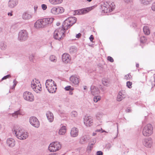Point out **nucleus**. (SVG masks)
I'll use <instances>...</instances> for the list:
<instances>
[{
  "label": "nucleus",
  "mask_w": 155,
  "mask_h": 155,
  "mask_svg": "<svg viewBox=\"0 0 155 155\" xmlns=\"http://www.w3.org/2000/svg\"><path fill=\"white\" fill-rule=\"evenodd\" d=\"M123 99V97L120 94H118L117 97V100L118 101H121Z\"/></svg>",
  "instance_id": "obj_41"
},
{
  "label": "nucleus",
  "mask_w": 155,
  "mask_h": 155,
  "mask_svg": "<svg viewBox=\"0 0 155 155\" xmlns=\"http://www.w3.org/2000/svg\"><path fill=\"white\" fill-rule=\"evenodd\" d=\"M23 97L24 99L29 101H33L34 100V96L29 91H25L23 94Z\"/></svg>",
  "instance_id": "obj_8"
},
{
  "label": "nucleus",
  "mask_w": 155,
  "mask_h": 155,
  "mask_svg": "<svg viewBox=\"0 0 155 155\" xmlns=\"http://www.w3.org/2000/svg\"><path fill=\"white\" fill-rule=\"evenodd\" d=\"M65 90L66 91H70V90H71V91H73L74 90V88L72 87L71 86H66L65 88Z\"/></svg>",
  "instance_id": "obj_37"
},
{
  "label": "nucleus",
  "mask_w": 155,
  "mask_h": 155,
  "mask_svg": "<svg viewBox=\"0 0 155 155\" xmlns=\"http://www.w3.org/2000/svg\"><path fill=\"white\" fill-rule=\"evenodd\" d=\"M22 112L20 110H18L16 111H15L13 113L12 115L13 117H14L15 118H17L18 115H23Z\"/></svg>",
  "instance_id": "obj_24"
},
{
  "label": "nucleus",
  "mask_w": 155,
  "mask_h": 155,
  "mask_svg": "<svg viewBox=\"0 0 155 155\" xmlns=\"http://www.w3.org/2000/svg\"><path fill=\"white\" fill-rule=\"evenodd\" d=\"M107 60L111 62H113L114 61L113 58L110 56H108Z\"/></svg>",
  "instance_id": "obj_45"
},
{
  "label": "nucleus",
  "mask_w": 155,
  "mask_h": 155,
  "mask_svg": "<svg viewBox=\"0 0 155 155\" xmlns=\"http://www.w3.org/2000/svg\"><path fill=\"white\" fill-rule=\"evenodd\" d=\"M69 80L71 83L74 85L78 84L80 81L79 78L75 75L71 76Z\"/></svg>",
  "instance_id": "obj_12"
},
{
  "label": "nucleus",
  "mask_w": 155,
  "mask_h": 155,
  "mask_svg": "<svg viewBox=\"0 0 155 155\" xmlns=\"http://www.w3.org/2000/svg\"><path fill=\"white\" fill-rule=\"evenodd\" d=\"M56 153H54L50 154H49V155H56Z\"/></svg>",
  "instance_id": "obj_60"
},
{
  "label": "nucleus",
  "mask_w": 155,
  "mask_h": 155,
  "mask_svg": "<svg viewBox=\"0 0 155 155\" xmlns=\"http://www.w3.org/2000/svg\"><path fill=\"white\" fill-rule=\"evenodd\" d=\"M43 28L46 27L51 24L53 21L54 19L53 18H47L41 19Z\"/></svg>",
  "instance_id": "obj_10"
},
{
  "label": "nucleus",
  "mask_w": 155,
  "mask_h": 155,
  "mask_svg": "<svg viewBox=\"0 0 155 155\" xmlns=\"http://www.w3.org/2000/svg\"><path fill=\"white\" fill-rule=\"evenodd\" d=\"M81 35L80 33H79L76 35V37L77 38H79L81 37Z\"/></svg>",
  "instance_id": "obj_53"
},
{
  "label": "nucleus",
  "mask_w": 155,
  "mask_h": 155,
  "mask_svg": "<svg viewBox=\"0 0 155 155\" xmlns=\"http://www.w3.org/2000/svg\"><path fill=\"white\" fill-rule=\"evenodd\" d=\"M101 130H96V132H100V131Z\"/></svg>",
  "instance_id": "obj_63"
},
{
  "label": "nucleus",
  "mask_w": 155,
  "mask_h": 155,
  "mask_svg": "<svg viewBox=\"0 0 155 155\" xmlns=\"http://www.w3.org/2000/svg\"><path fill=\"white\" fill-rule=\"evenodd\" d=\"M94 39L93 36L92 35H91L89 38V39L91 42H93V41Z\"/></svg>",
  "instance_id": "obj_52"
},
{
  "label": "nucleus",
  "mask_w": 155,
  "mask_h": 155,
  "mask_svg": "<svg viewBox=\"0 0 155 155\" xmlns=\"http://www.w3.org/2000/svg\"><path fill=\"white\" fill-rule=\"evenodd\" d=\"M38 7L37 5H35L34 7V9L35 12L38 9Z\"/></svg>",
  "instance_id": "obj_55"
},
{
  "label": "nucleus",
  "mask_w": 155,
  "mask_h": 155,
  "mask_svg": "<svg viewBox=\"0 0 155 155\" xmlns=\"http://www.w3.org/2000/svg\"><path fill=\"white\" fill-rule=\"evenodd\" d=\"M94 101L95 102H97L98 101L101 99V97L100 96L94 95Z\"/></svg>",
  "instance_id": "obj_35"
},
{
  "label": "nucleus",
  "mask_w": 155,
  "mask_h": 155,
  "mask_svg": "<svg viewBox=\"0 0 155 155\" xmlns=\"http://www.w3.org/2000/svg\"><path fill=\"white\" fill-rule=\"evenodd\" d=\"M151 8L153 11H155V2L152 4Z\"/></svg>",
  "instance_id": "obj_50"
},
{
  "label": "nucleus",
  "mask_w": 155,
  "mask_h": 155,
  "mask_svg": "<svg viewBox=\"0 0 155 155\" xmlns=\"http://www.w3.org/2000/svg\"><path fill=\"white\" fill-rule=\"evenodd\" d=\"M153 128L150 124H148L145 126L142 130V134L145 137H149L153 133Z\"/></svg>",
  "instance_id": "obj_4"
},
{
  "label": "nucleus",
  "mask_w": 155,
  "mask_h": 155,
  "mask_svg": "<svg viewBox=\"0 0 155 155\" xmlns=\"http://www.w3.org/2000/svg\"><path fill=\"white\" fill-rule=\"evenodd\" d=\"M34 54H31L29 57V59L30 61H33L34 59Z\"/></svg>",
  "instance_id": "obj_44"
},
{
  "label": "nucleus",
  "mask_w": 155,
  "mask_h": 155,
  "mask_svg": "<svg viewBox=\"0 0 155 155\" xmlns=\"http://www.w3.org/2000/svg\"><path fill=\"white\" fill-rule=\"evenodd\" d=\"M87 87L86 86H84V90H86L87 89Z\"/></svg>",
  "instance_id": "obj_61"
},
{
  "label": "nucleus",
  "mask_w": 155,
  "mask_h": 155,
  "mask_svg": "<svg viewBox=\"0 0 155 155\" xmlns=\"http://www.w3.org/2000/svg\"><path fill=\"white\" fill-rule=\"evenodd\" d=\"M132 76L130 74H127L125 76V79L127 80H130Z\"/></svg>",
  "instance_id": "obj_42"
},
{
  "label": "nucleus",
  "mask_w": 155,
  "mask_h": 155,
  "mask_svg": "<svg viewBox=\"0 0 155 155\" xmlns=\"http://www.w3.org/2000/svg\"><path fill=\"white\" fill-rule=\"evenodd\" d=\"M13 83H14V84H13L12 87H11V88L14 89L17 83V81H15V79L13 81Z\"/></svg>",
  "instance_id": "obj_43"
},
{
  "label": "nucleus",
  "mask_w": 155,
  "mask_h": 155,
  "mask_svg": "<svg viewBox=\"0 0 155 155\" xmlns=\"http://www.w3.org/2000/svg\"><path fill=\"white\" fill-rule=\"evenodd\" d=\"M91 8H85L80 9L75 12L76 14L77 15H83L87 13L91 10Z\"/></svg>",
  "instance_id": "obj_13"
},
{
  "label": "nucleus",
  "mask_w": 155,
  "mask_h": 155,
  "mask_svg": "<svg viewBox=\"0 0 155 155\" xmlns=\"http://www.w3.org/2000/svg\"><path fill=\"white\" fill-rule=\"evenodd\" d=\"M126 112L127 113H130L131 112V110H130V109L128 108L126 110Z\"/></svg>",
  "instance_id": "obj_54"
},
{
  "label": "nucleus",
  "mask_w": 155,
  "mask_h": 155,
  "mask_svg": "<svg viewBox=\"0 0 155 155\" xmlns=\"http://www.w3.org/2000/svg\"><path fill=\"white\" fill-rule=\"evenodd\" d=\"M29 122L32 125L35 127L38 128L39 126V122L37 118L35 117H31L29 119Z\"/></svg>",
  "instance_id": "obj_11"
},
{
  "label": "nucleus",
  "mask_w": 155,
  "mask_h": 155,
  "mask_svg": "<svg viewBox=\"0 0 155 155\" xmlns=\"http://www.w3.org/2000/svg\"><path fill=\"white\" fill-rule=\"evenodd\" d=\"M72 91L70 90L69 92V94L72 95L73 94V92Z\"/></svg>",
  "instance_id": "obj_58"
},
{
  "label": "nucleus",
  "mask_w": 155,
  "mask_h": 155,
  "mask_svg": "<svg viewBox=\"0 0 155 155\" xmlns=\"http://www.w3.org/2000/svg\"><path fill=\"white\" fill-rule=\"evenodd\" d=\"M91 93L93 95H97L100 93L99 89L94 86H91Z\"/></svg>",
  "instance_id": "obj_15"
},
{
  "label": "nucleus",
  "mask_w": 155,
  "mask_h": 155,
  "mask_svg": "<svg viewBox=\"0 0 155 155\" xmlns=\"http://www.w3.org/2000/svg\"><path fill=\"white\" fill-rule=\"evenodd\" d=\"M11 77V76L9 74L7 75L1 79V81H2L6 79L7 78H9Z\"/></svg>",
  "instance_id": "obj_46"
},
{
  "label": "nucleus",
  "mask_w": 155,
  "mask_h": 155,
  "mask_svg": "<svg viewBox=\"0 0 155 155\" xmlns=\"http://www.w3.org/2000/svg\"><path fill=\"white\" fill-rule=\"evenodd\" d=\"M143 31L144 34L146 35H149L150 34V30L147 26H145L143 27Z\"/></svg>",
  "instance_id": "obj_30"
},
{
  "label": "nucleus",
  "mask_w": 155,
  "mask_h": 155,
  "mask_svg": "<svg viewBox=\"0 0 155 155\" xmlns=\"http://www.w3.org/2000/svg\"><path fill=\"white\" fill-rule=\"evenodd\" d=\"M50 60L52 62H55L57 61V58L56 57L53 55H51L49 58Z\"/></svg>",
  "instance_id": "obj_34"
},
{
  "label": "nucleus",
  "mask_w": 155,
  "mask_h": 155,
  "mask_svg": "<svg viewBox=\"0 0 155 155\" xmlns=\"http://www.w3.org/2000/svg\"><path fill=\"white\" fill-rule=\"evenodd\" d=\"M101 6H105V7H109V3L107 2H104L102 5H101Z\"/></svg>",
  "instance_id": "obj_48"
},
{
  "label": "nucleus",
  "mask_w": 155,
  "mask_h": 155,
  "mask_svg": "<svg viewBox=\"0 0 155 155\" xmlns=\"http://www.w3.org/2000/svg\"><path fill=\"white\" fill-rule=\"evenodd\" d=\"M45 86L48 91L50 93H53L55 92L57 89L56 84L52 79L46 80Z\"/></svg>",
  "instance_id": "obj_3"
},
{
  "label": "nucleus",
  "mask_w": 155,
  "mask_h": 155,
  "mask_svg": "<svg viewBox=\"0 0 155 155\" xmlns=\"http://www.w3.org/2000/svg\"><path fill=\"white\" fill-rule=\"evenodd\" d=\"M76 21L77 18L74 17H69L65 20L62 27L56 29L54 31L53 35L54 39L59 41L62 39L64 37L65 31L70 28L76 23Z\"/></svg>",
  "instance_id": "obj_1"
},
{
  "label": "nucleus",
  "mask_w": 155,
  "mask_h": 155,
  "mask_svg": "<svg viewBox=\"0 0 155 155\" xmlns=\"http://www.w3.org/2000/svg\"><path fill=\"white\" fill-rule=\"evenodd\" d=\"M96 133H93V136H94L96 135Z\"/></svg>",
  "instance_id": "obj_62"
},
{
  "label": "nucleus",
  "mask_w": 155,
  "mask_h": 155,
  "mask_svg": "<svg viewBox=\"0 0 155 155\" xmlns=\"http://www.w3.org/2000/svg\"><path fill=\"white\" fill-rule=\"evenodd\" d=\"M61 148L60 143L55 142L51 143L48 147V150L51 152H54L59 150Z\"/></svg>",
  "instance_id": "obj_5"
},
{
  "label": "nucleus",
  "mask_w": 155,
  "mask_h": 155,
  "mask_svg": "<svg viewBox=\"0 0 155 155\" xmlns=\"http://www.w3.org/2000/svg\"><path fill=\"white\" fill-rule=\"evenodd\" d=\"M41 19L37 20L35 24V26L37 28H43Z\"/></svg>",
  "instance_id": "obj_26"
},
{
  "label": "nucleus",
  "mask_w": 155,
  "mask_h": 155,
  "mask_svg": "<svg viewBox=\"0 0 155 155\" xmlns=\"http://www.w3.org/2000/svg\"><path fill=\"white\" fill-rule=\"evenodd\" d=\"M94 143H92L91 145L88 146L87 147V150H91L93 148V146L94 145Z\"/></svg>",
  "instance_id": "obj_47"
},
{
  "label": "nucleus",
  "mask_w": 155,
  "mask_h": 155,
  "mask_svg": "<svg viewBox=\"0 0 155 155\" xmlns=\"http://www.w3.org/2000/svg\"><path fill=\"white\" fill-rule=\"evenodd\" d=\"M66 126H63L61 127L59 131V134L60 135H64L66 132Z\"/></svg>",
  "instance_id": "obj_25"
},
{
  "label": "nucleus",
  "mask_w": 155,
  "mask_h": 155,
  "mask_svg": "<svg viewBox=\"0 0 155 155\" xmlns=\"http://www.w3.org/2000/svg\"><path fill=\"white\" fill-rule=\"evenodd\" d=\"M46 115L48 120L50 122H52L54 120V116L52 113L50 111H47L46 114Z\"/></svg>",
  "instance_id": "obj_17"
},
{
  "label": "nucleus",
  "mask_w": 155,
  "mask_h": 155,
  "mask_svg": "<svg viewBox=\"0 0 155 155\" xmlns=\"http://www.w3.org/2000/svg\"><path fill=\"white\" fill-rule=\"evenodd\" d=\"M102 82L104 85L106 86H107L108 85L109 83L107 80H103Z\"/></svg>",
  "instance_id": "obj_39"
},
{
  "label": "nucleus",
  "mask_w": 155,
  "mask_h": 155,
  "mask_svg": "<svg viewBox=\"0 0 155 155\" xmlns=\"http://www.w3.org/2000/svg\"><path fill=\"white\" fill-rule=\"evenodd\" d=\"M103 153L101 151H99L97 152V155H103Z\"/></svg>",
  "instance_id": "obj_51"
},
{
  "label": "nucleus",
  "mask_w": 155,
  "mask_h": 155,
  "mask_svg": "<svg viewBox=\"0 0 155 155\" xmlns=\"http://www.w3.org/2000/svg\"><path fill=\"white\" fill-rule=\"evenodd\" d=\"M109 8L110 9V12L112 11L114 9L115 5L114 2L109 3Z\"/></svg>",
  "instance_id": "obj_32"
},
{
  "label": "nucleus",
  "mask_w": 155,
  "mask_h": 155,
  "mask_svg": "<svg viewBox=\"0 0 155 155\" xmlns=\"http://www.w3.org/2000/svg\"><path fill=\"white\" fill-rule=\"evenodd\" d=\"M64 9L61 7H54L51 10V12L53 14L57 15L64 12Z\"/></svg>",
  "instance_id": "obj_9"
},
{
  "label": "nucleus",
  "mask_w": 155,
  "mask_h": 155,
  "mask_svg": "<svg viewBox=\"0 0 155 155\" xmlns=\"http://www.w3.org/2000/svg\"><path fill=\"white\" fill-rule=\"evenodd\" d=\"M69 52L71 54L76 53L77 49L76 47L74 46H71L69 48Z\"/></svg>",
  "instance_id": "obj_28"
},
{
  "label": "nucleus",
  "mask_w": 155,
  "mask_h": 155,
  "mask_svg": "<svg viewBox=\"0 0 155 155\" xmlns=\"http://www.w3.org/2000/svg\"><path fill=\"white\" fill-rule=\"evenodd\" d=\"M15 140L12 138L8 139L7 140V144L10 147H13L15 145Z\"/></svg>",
  "instance_id": "obj_21"
},
{
  "label": "nucleus",
  "mask_w": 155,
  "mask_h": 155,
  "mask_svg": "<svg viewBox=\"0 0 155 155\" xmlns=\"http://www.w3.org/2000/svg\"><path fill=\"white\" fill-rule=\"evenodd\" d=\"M84 123L87 127H90L92 124L93 120L90 117H86L84 119Z\"/></svg>",
  "instance_id": "obj_16"
},
{
  "label": "nucleus",
  "mask_w": 155,
  "mask_h": 155,
  "mask_svg": "<svg viewBox=\"0 0 155 155\" xmlns=\"http://www.w3.org/2000/svg\"><path fill=\"white\" fill-rule=\"evenodd\" d=\"M140 41L141 43H143L146 42L147 39L145 37L143 36L140 37Z\"/></svg>",
  "instance_id": "obj_36"
},
{
  "label": "nucleus",
  "mask_w": 155,
  "mask_h": 155,
  "mask_svg": "<svg viewBox=\"0 0 155 155\" xmlns=\"http://www.w3.org/2000/svg\"><path fill=\"white\" fill-rule=\"evenodd\" d=\"M152 142L150 139L147 138L144 140L143 143L144 145L146 147H150L152 146Z\"/></svg>",
  "instance_id": "obj_19"
},
{
  "label": "nucleus",
  "mask_w": 155,
  "mask_h": 155,
  "mask_svg": "<svg viewBox=\"0 0 155 155\" xmlns=\"http://www.w3.org/2000/svg\"><path fill=\"white\" fill-rule=\"evenodd\" d=\"M136 67L137 68H138L139 67V65L138 63L136 64Z\"/></svg>",
  "instance_id": "obj_59"
},
{
  "label": "nucleus",
  "mask_w": 155,
  "mask_h": 155,
  "mask_svg": "<svg viewBox=\"0 0 155 155\" xmlns=\"http://www.w3.org/2000/svg\"><path fill=\"white\" fill-rule=\"evenodd\" d=\"M88 140L87 136L84 135L81 136L80 138L79 142L81 144H85L87 143Z\"/></svg>",
  "instance_id": "obj_22"
},
{
  "label": "nucleus",
  "mask_w": 155,
  "mask_h": 155,
  "mask_svg": "<svg viewBox=\"0 0 155 155\" xmlns=\"http://www.w3.org/2000/svg\"><path fill=\"white\" fill-rule=\"evenodd\" d=\"M49 2L53 5H56L61 3L63 0H49Z\"/></svg>",
  "instance_id": "obj_27"
},
{
  "label": "nucleus",
  "mask_w": 155,
  "mask_h": 155,
  "mask_svg": "<svg viewBox=\"0 0 155 155\" xmlns=\"http://www.w3.org/2000/svg\"><path fill=\"white\" fill-rule=\"evenodd\" d=\"M101 7L102 11L104 12V13L110 12V9L109 8V7H105V6H101Z\"/></svg>",
  "instance_id": "obj_31"
},
{
  "label": "nucleus",
  "mask_w": 155,
  "mask_h": 155,
  "mask_svg": "<svg viewBox=\"0 0 155 155\" xmlns=\"http://www.w3.org/2000/svg\"><path fill=\"white\" fill-rule=\"evenodd\" d=\"M41 7L42 9L43 10H45L47 8V5L45 4H42L41 5Z\"/></svg>",
  "instance_id": "obj_49"
},
{
  "label": "nucleus",
  "mask_w": 155,
  "mask_h": 155,
  "mask_svg": "<svg viewBox=\"0 0 155 155\" xmlns=\"http://www.w3.org/2000/svg\"><path fill=\"white\" fill-rule=\"evenodd\" d=\"M12 130L13 134L19 139L24 140L28 136V133L24 132L21 128L17 126L13 127Z\"/></svg>",
  "instance_id": "obj_2"
},
{
  "label": "nucleus",
  "mask_w": 155,
  "mask_h": 155,
  "mask_svg": "<svg viewBox=\"0 0 155 155\" xmlns=\"http://www.w3.org/2000/svg\"><path fill=\"white\" fill-rule=\"evenodd\" d=\"M62 60L63 62L66 63H68L71 61V57L68 53H64L62 55Z\"/></svg>",
  "instance_id": "obj_14"
},
{
  "label": "nucleus",
  "mask_w": 155,
  "mask_h": 155,
  "mask_svg": "<svg viewBox=\"0 0 155 155\" xmlns=\"http://www.w3.org/2000/svg\"><path fill=\"white\" fill-rule=\"evenodd\" d=\"M32 17V15L27 11L24 12L22 15V18L24 20L29 19Z\"/></svg>",
  "instance_id": "obj_23"
},
{
  "label": "nucleus",
  "mask_w": 155,
  "mask_h": 155,
  "mask_svg": "<svg viewBox=\"0 0 155 155\" xmlns=\"http://www.w3.org/2000/svg\"><path fill=\"white\" fill-rule=\"evenodd\" d=\"M18 4L17 0H10L8 2V6L10 8H14Z\"/></svg>",
  "instance_id": "obj_20"
},
{
  "label": "nucleus",
  "mask_w": 155,
  "mask_h": 155,
  "mask_svg": "<svg viewBox=\"0 0 155 155\" xmlns=\"http://www.w3.org/2000/svg\"><path fill=\"white\" fill-rule=\"evenodd\" d=\"M8 15L10 16H12L13 15V14H12V12H10L8 13Z\"/></svg>",
  "instance_id": "obj_56"
},
{
  "label": "nucleus",
  "mask_w": 155,
  "mask_h": 155,
  "mask_svg": "<svg viewBox=\"0 0 155 155\" xmlns=\"http://www.w3.org/2000/svg\"><path fill=\"white\" fill-rule=\"evenodd\" d=\"M142 4L144 5H147L150 4L152 0H140Z\"/></svg>",
  "instance_id": "obj_29"
},
{
  "label": "nucleus",
  "mask_w": 155,
  "mask_h": 155,
  "mask_svg": "<svg viewBox=\"0 0 155 155\" xmlns=\"http://www.w3.org/2000/svg\"><path fill=\"white\" fill-rule=\"evenodd\" d=\"M78 129L76 127H73L71 129L70 134L71 136L73 137H75L78 135Z\"/></svg>",
  "instance_id": "obj_18"
},
{
  "label": "nucleus",
  "mask_w": 155,
  "mask_h": 155,
  "mask_svg": "<svg viewBox=\"0 0 155 155\" xmlns=\"http://www.w3.org/2000/svg\"><path fill=\"white\" fill-rule=\"evenodd\" d=\"M127 86L129 88H131L132 87V82L130 81H127Z\"/></svg>",
  "instance_id": "obj_40"
},
{
  "label": "nucleus",
  "mask_w": 155,
  "mask_h": 155,
  "mask_svg": "<svg viewBox=\"0 0 155 155\" xmlns=\"http://www.w3.org/2000/svg\"><path fill=\"white\" fill-rule=\"evenodd\" d=\"M124 1L127 3H128L131 2L132 0H124Z\"/></svg>",
  "instance_id": "obj_57"
},
{
  "label": "nucleus",
  "mask_w": 155,
  "mask_h": 155,
  "mask_svg": "<svg viewBox=\"0 0 155 155\" xmlns=\"http://www.w3.org/2000/svg\"><path fill=\"white\" fill-rule=\"evenodd\" d=\"M56 24L57 26H59L60 25V23L58 22Z\"/></svg>",
  "instance_id": "obj_64"
},
{
  "label": "nucleus",
  "mask_w": 155,
  "mask_h": 155,
  "mask_svg": "<svg viewBox=\"0 0 155 155\" xmlns=\"http://www.w3.org/2000/svg\"><path fill=\"white\" fill-rule=\"evenodd\" d=\"M28 33L26 30H21L18 33V39L21 41H25L28 39Z\"/></svg>",
  "instance_id": "obj_6"
},
{
  "label": "nucleus",
  "mask_w": 155,
  "mask_h": 155,
  "mask_svg": "<svg viewBox=\"0 0 155 155\" xmlns=\"http://www.w3.org/2000/svg\"><path fill=\"white\" fill-rule=\"evenodd\" d=\"M38 81V83L36 82L33 80L31 84L32 89L37 93H40L42 90L41 85Z\"/></svg>",
  "instance_id": "obj_7"
},
{
  "label": "nucleus",
  "mask_w": 155,
  "mask_h": 155,
  "mask_svg": "<svg viewBox=\"0 0 155 155\" xmlns=\"http://www.w3.org/2000/svg\"><path fill=\"white\" fill-rule=\"evenodd\" d=\"M0 48L2 50H5L6 48V45L3 42H1L0 43Z\"/></svg>",
  "instance_id": "obj_33"
},
{
  "label": "nucleus",
  "mask_w": 155,
  "mask_h": 155,
  "mask_svg": "<svg viewBox=\"0 0 155 155\" xmlns=\"http://www.w3.org/2000/svg\"><path fill=\"white\" fill-rule=\"evenodd\" d=\"M78 115V114L76 111H73L71 113V116L72 117H76Z\"/></svg>",
  "instance_id": "obj_38"
}]
</instances>
